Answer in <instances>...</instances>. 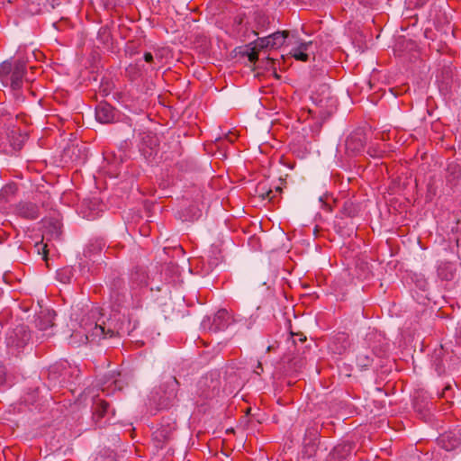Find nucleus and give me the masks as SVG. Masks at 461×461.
Instances as JSON below:
<instances>
[{
    "instance_id": "obj_17",
    "label": "nucleus",
    "mask_w": 461,
    "mask_h": 461,
    "mask_svg": "<svg viewBox=\"0 0 461 461\" xmlns=\"http://www.w3.org/2000/svg\"><path fill=\"white\" fill-rule=\"evenodd\" d=\"M16 213L23 218L35 219L38 217L39 209L31 202H21L16 205Z\"/></svg>"
},
{
    "instance_id": "obj_42",
    "label": "nucleus",
    "mask_w": 461,
    "mask_h": 461,
    "mask_svg": "<svg viewBox=\"0 0 461 461\" xmlns=\"http://www.w3.org/2000/svg\"><path fill=\"white\" fill-rule=\"evenodd\" d=\"M313 230H314V231H317V230H320V228H319V226H318V225H315V226L313 227Z\"/></svg>"
},
{
    "instance_id": "obj_25",
    "label": "nucleus",
    "mask_w": 461,
    "mask_h": 461,
    "mask_svg": "<svg viewBox=\"0 0 461 461\" xmlns=\"http://www.w3.org/2000/svg\"><path fill=\"white\" fill-rule=\"evenodd\" d=\"M350 451V445H339L334 447L331 456L333 459H338V461H344L348 453Z\"/></svg>"
},
{
    "instance_id": "obj_3",
    "label": "nucleus",
    "mask_w": 461,
    "mask_h": 461,
    "mask_svg": "<svg viewBox=\"0 0 461 461\" xmlns=\"http://www.w3.org/2000/svg\"><path fill=\"white\" fill-rule=\"evenodd\" d=\"M32 334L28 326L17 325L9 330L5 337L6 348L12 355L23 352L31 343Z\"/></svg>"
},
{
    "instance_id": "obj_16",
    "label": "nucleus",
    "mask_w": 461,
    "mask_h": 461,
    "mask_svg": "<svg viewBox=\"0 0 461 461\" xmlns=\"http://www.w3.org/2000/svg\"><path fill=\"white\" fill-rule=\"evenodd\" d=\"M294 43L297 44L296 47L293 48L290 51L291 55L297 60L307 61L309 58V51L312 49V41H297Z\"/></svg>"
},
{
    "instance_id": "obj_35",
    "label": "nucleus",
    "mask_w": 461,
    "mask_h": 461,
    "mask_svg": "<svg viewBox=\"0 0 461 461\" xmlns=\"http://www.w3.org/2000/svg\"><path fill=\"white\" fill-rule=\"evenodd\" d=\"M5 368L0 364V385L5 382Z\"/></svg>"
},
{
    "instance_id": "obj_4",
    "label": "nucleus",
    "mask_w": 461,
    "mask_h": 461,
    "mask_svg": "<svg viewBox=\"0 0 461 461\" xmlns=\"http://www.w3.org/2000/svg\"><path fill=\"white\" fill-rule=\"evenodd\" d=\"M108 287L110 301L114 306L124 307L131 303L134 294L127 289L121 276L113 275L108 282Z\"/></svg>"
},
{
    "instance_id": "obj_5",
    "label": "nucleus",
    "mask_w": 461,
    "mask_h": 461,
    "mask_svg": "<svg viewBox=\"0 0 461 461\" xmlns=\"http://www.w3.org/2000/svg\"><path fill=\"white\" fill-rule=\"evenodd\" d=\"M131 377L128 373H122L120 371H110L104 375L101 381V390L107 392V394L113 393L116 390H122L129 384Z\"/></svg>"
},
{
    "instance_id": "obj_29",
    "label": "nucleus",
    "mask_w": 461,
    "mask_h": 461,
    "mask_svg": "<svg viewBox=\"0 0 461 461\" xmlns=\"http://www.w3.org/2000/svg\"><path fill=\"white\" fill-rule=\"evenodd\" d=\"M200 216V212L196 208L191 207L186 210V213L183 215V221H193L198 219Z\"/></svg>"
},
{
    "instance_id": "obj_19",
    "label": "nucleus",
    "mask_w": 461,
    "mask_h": 461,
    "mask_svg": "<svg viewBox=\"0 0 461 461\" xmlns=\"http://www.w3.org/2000/svg\"><path fill=\"white\" fill-rule=\"evenodd\" d=\"M109 403L101 399L95 400L92 411H93V419L97 423L99 420L104 417L109 412Z\"/></svg>"
},
{
    "instance_id": "obj_27",
    "label": "nucleus",
    "mask_w": 461,
    "mask_h": 461,
    "mask_svg": "<svg viewBox=\"0 0 461 461\" xmlns=\"http://www.w3.org/2000/svg\"><path fill=\"white\" fill-rule=\"evenodd\" d=\"M17 191V186L15 184H7L5 185L0 191V199L2 201L7 202L8 198L14 195Z\"/></svg>"
},
{
    "instance_id": "obj_15",
    "label": "nucleus",
    "mask_w": 461,
    "mask_h": 461,
    "mask_svg": "<svg viewBox=\"0 0 461 461\" xmlns=\"http://www.w3.org/2000/svg\"><path fill=\"white\" fill-rule=\"evenodd\" d=\"M25 74V64L23 61H16L14 64V70L9 77L10 86L13 90H18L22 87L23 78Z\"/></svg>"
},
{
    "instance_id": "obj_33",
    "label": "nucleus",
    "mask_w": 461,
    "mask_h": 461,
    "mask_svg": "<svg viewBox=\"0 0 461 461\" xmlns=\"http://www.w3.org/2000/svg\"><path fill=\"white\" fill-rule=\"evenodd\" d=\"M258 51L259 50L256 49L254 44L253 47L249 48V52H248V58L251 63H255L258 59Z\"/></svg>"
},
{
    "instance_id": "obj_22",
    "label": "nucleus",
    "mask_w": 461,
    "mask_h": 461,
    "mask_svg": "<svg viewBox=\"0 0 461 461\" xmlns=\"http://www.w3.org/2000/svg\"><path fill=\"white\" fill-rule=\"evenodd\" d=\"M271 39V50L278 49L283 46L288 39V44H291L288 31L276 32L269 35Z\"/></svg>"
},
{
    "instance_id": "obj_11",
    "label": "nucleus",
    "mask_w": 461,
    "mask_h": 461,
    "mask_svg": "<svg viewBox=\"0 0 461 461\" xmlns=\"http://www.w3.org/2000/svg\"><path fill=\"white\" fill-rule=\"evenodd\" d=\"M311 99L312 103L321 108L332 107L335 104V100H333L330 95V86L326 84L321 85L319 89L312 93Z\"/></svg>"
},
{
    "instance_id": "obj_21",
    "label": "nucleus",
    "mask_w": 461,
    "mask_h": 461,
    "mask_svg": "<svg viewBox=\"0 0 461 461\" xmlns=\"http://www.w3.org/2000/svg\"><path fill=\"white\" fill-rule=\"evenodd\" d=\"M96 120L102 123H107L113 119V108L108 104H99L95 109Z\"/></svg>"
},
{
    "instance_id": "obj_2",
    "label": "nucleus",
    "mask_w": 461,
    "mask_h": 461,
    "mask_svg": "<svg viewBox=\"0 0 461 461\" xmlns=\"http://www.w3.org/2000/svg\"><path fill=\"white\" fill-rule=\"evenodd\" d=\"M179 383L174 376H170L158 388L149 394V402L155 404L157 409H167L176 399Z\"/></svg>"
},
{
    "instance_id": "obj_39",
    "label": "nucleus",
    "mask_w": 461,
    "mask_h": 461,
    "mask_svg": "<svg viewBox=\"0 0 461 461\" xmlns=\"http://www.w3.org/2000/svg\"><path fill=\"white\" fill-rule=\"evenodd\" d=\"M72 373H73V374H76V376H77V377H78V375H79L80 371H79L78 369H74V370L72 371Z\"/></svg>"
},
{
    "instance_id": "obj_1",
    "label": "nucleus",
    "mask_w": 461,
    "mask_h": 461,
    "mask_svg": "<svg viewBox=\"0 0 461 461\" xmlns=\"http://www.w3.org/2000/svg\"><path fill=\"white\" fill-rule=\"evenodd\" d=\"M79 325L84 333L86 342L113 338L117 333L110 328V325H107L103 309L99 306H92L81 319Z\"/></svg>"
},
{
    "instance_id": "obj_32",
    "label": "nucleus",
    "mask_w": 461,
    "mask_h": 461,
    "mask_svg": "<svg viewBox=\"0 0 461 461\" xmlns=\"http://www.w3.org/2000/svg\"><path fill=\"white\" fill-rule=\"evenodd\" d=\"M281 192H282V187H281V186H276V187H275V190H273V189H271V188H270V189H269V190H267L266 193H263V194H261V196H262L263 198H265V197H266V198H268L270 201H272V200L275 198L276 194V193H281Z\"/></svg>"
},
{
    "instance_id": "obj_23",
    "label": "nucleus",
    "mask_w": 461,
    "mask_h": 461,
    "mask_svg": "<svg viewBox=\"0 0 461 461\" xmlns=\"http://www.w3.org/2000/svg\"><path fill=\"white\" fill-rule=\"evenodd\" d=\"M444 356L445 349L442 346H440L438 348H435L432 354V362L438 375H441L445 372Z\"/></svg>"
},
{
    "instance_id": "obj_12",
    "label": "nucleus",
    "mask_w": 461,
    "mask_h": 461,
    "mask_svg": "<svg viewBox=\"0 0 461 461\" xmlns=\"http://www.w3.org/2000/svg\"><path fill=\"white\" fill-rule=\"evenodd\" d=\"M148 285V274L145 268L136 267L130 276L131 291L137 295L136 290Z\"/></svg>"
},
{
    "instance_id": "obj_18",
    "label": "nucleus",
    "mask_w": 461,
    "mask_h": 461,
    "mask_svg": "<svg viewBox=\"0 0 461 461\" xmlns=\"http://www.w3.org/2000/svg\"><path fill=\"white\" fill-rule=\"evenodd\" d=\"M373 360V353L370 350L366 348L357 350L356 355V364L360 370L370 367Z\"/></svg>"
},
{
    "instance_id": "obj_9",
    "label": "nucleus",
    "mask_w": 461,
    "mask_h": 461,
    "mask_svg": "<svg viewBox=\"0 0 461 461\" xmlns=\"http://www.w3.org/2000/svg\"><path fill=\"white\" fill-rule=\"evenodd\" d=\"M176 430V423L169 420H163L160 427L153 432V440L157 447H163V446L172 439Z\"/></svg>"
},
{
    "instance_id": "obj_41",
    "label": "nucleus",
    "mask_w": 461,
    "mask_h": 461,
    "mask_svg": "<svg viewBox=\"0 0 461 461\" xmlns=\"http://www.w3.org/2000/svg\"><path fill=\"white\" fill-rule=\"evenodd\" d=\"M96 461H113V458H108V459L100 458V459H96Z\"/></svg>"
},
{
    "instance_id": "obj_26",
    "label": "nucleus",
    "mask_w": 461,
    "mask_h": 461,
    "mask_svg": "<svg viewBox=\"0 0 461 461\" xmlns=\"http://www.w3.org/2000/svg\"><path fill=\"white\" fill-rule=\"evenodd\" d=\"M430 406H432V403H430ZM414 409L415 411L420 415V419L424 420L425 421L429 420L431 407L429 406V403L423 405L419 402H415Z\"/></svg>"
},
{
    "instance_id": "obj_30",
    "label": "nucleus",
    "mask_w": 461,
    "mask_h": 461,
    "mask_svg": "<svg viewBox=\"0 0 461 461\" xmlns=\"http://www.w3.org/2000/svg\"><path fill=\"white\" fill-rule=\"evenodd\" d=\"M63 227L62 222L58 218H50L47 221L46 228L48 230H59Z\"/></svg>"
},
{
    "instance_id": "obj_13",
    "label": "nucleus",
    "mask_w": 461,
    "mask_h": 461,
    "mask_svg": "<svg viewBox=\"0 0 461 461\" xmlns=\"http://www.w3.org/2000/svg\"><path fill=\"white\" fill-rule=\"evenodd\" d=\"M349 346L348 336L346 333H339L330 340L329 348L332 353L341 355L347 351Z\"/></svg>"
},
{
    "instance_id": "obj_36",
    "label": "nucleus",
    "mask_w": 461,
    "mask_h": 461,
    "mask_svg": "<svg viewBox=\"0 0 461 461\" xmlns=\"http://www.w3.org/2000/svg\"><path fill=\"white\" fill-rule=\"evenodd\" d=\"M229 142H234L235 140H236V135L232 132H228L227 134H225V137H224Z\"/></svg>"
},
{
    "instance_id": "obj_28",
    "label": "nucleus",
    "mask_w": 461,
    "mask_h": 461,
    "mask_svg": "<svg viewBox=\"0 0 461 461\" xmlns=\"http://www.w3.org/2000/svg\"><path fill=\"white\" fill-rule=\"evenodd\" d=\"M254 44L256 49L261 50H271V39L270 36L258 38L254 43H251L250 45Z\"/></svg>"
},
{
    "instance_id": "obj_8",
    "label": "nucleus",
    "mask_w": 461,
    "mask_h": 461,
    "mask_svg": "<svg viewBox=\"0 0 461 461\" xmlns=\"http://www.w3.org/2000/svg\"><path fill=\"white\" fill-rule=\"evenodd\" d=\"M198 386L204 398H212L216 396L219 393L221 387L220 374L217 371L206 374L199 380Z\"/></svg>"
},
{
    "instance_id": "obj_38",
    "label": "nucleus",
    "mask_w": 461,
    "mask_h": 461,
    "mask_svg": "<svg viewBox=\"0 0 461 461\" xmlns=\"http://www.w3.org/2000/svg\"><path fill=\"white\" fill-rule=\"evenodd\" d=\"M258 370H263L262 365L260 362L258 363L257 369L255 370V373L259 374Z\"/></svg>"
},
{
    "instance_id": "obj_34",
    "label": "nucleus",
    "mask_w": 461,
    "mask_h": 461,
    "mask_svg": "<svg viewBox=\"0 0 461 461\" xmlns=\"http://www.w3.org/2000/svg\"><path fill=\"white\" fill-rule=\"evenodd\" d=\"M291 337L293 338V341L295 344L296 341L304 342L306 340V337L303 333H294L291 332Z\"/></svg>"
},
{
    "instance_id": "obj_6",
    "label": "nucleus",
    "mask_w": 461,
    "mask_h": 461,
    "mask_svg": "<svg viewBox=\"0 0 461 461\" xmlns=\"http://www.w3.org/2000/svg\"><path fill=\"white\" fill-rule=\"evenodd\" d=\"M234 321L229 312L225 309H221L213 314L208 316L202 321V327L212 332H220L225 330L230 323Z\"/></svg>"
},
{
    "instance_id": "obj_46",
    "label": "nucleus",
    "mask_w": 461,
    "mask_h": 461,
    "mask_svg": "<svg viewBox=\"0 0 461 461\" xmlns=\"http://www.w3.org/2000/svg\"><path fill=\"white\" fill-rule=\"evenodd\" d=\"M2 242H3V240H0V243H2Z\"/></svg>"
},
{
    "instance_id": "obj_24",
    "label": "nucleus",
    "mask_w": 461,
    "mask_h": 461,
    "mask_svg": "<svg viewBox=\"0 0 461 461\" xmlns=\"http://www.w3.org/2000/svg\"><path fill=\"white\" fill-rule=\"evenodd\" d=\"M14 70V66L8 61H5L0 65V79L4 86H7L9 77Z\"/></svg>"
},
{
    "instance_id": "obj_31",
    "label": "nucleus",
    "mask_w": 461,
    "mask_h": 461,
    "mask_svg": "<svg viewBox=\"0 0 461 461\" xmlns=\"http://www.w3.org/2000/svg\"><path fill=\"white\" fill-rule=\"evenodd\" d=\"M35 249L37 250V253L38 254H41L42 255V259L43 260H47V256H48V244L47 243H43L42 240L41 242H36L35 244Z\"/></svg>"
},
{
    "instance_id": "obj_20",
    "label": "nucleus",
    "mask_w": 461,
    "mask_h": 461,
    "mask_svg": "<svg viewBox=\"0 0 461 461\" xmlns=\"http://www.w3.org/2000/svg\"><path fill=\"white\" fill-rule=\"evenodd\" d=\"M346 149L348 151L358 152L364 147V140L360 132H356L346 140Z\"/></svg>"
},
{
    "instance_id": "obj_10",
    "label": "nucleus",
    "mask_w": 461,
    "mask_h": 461,
    "mask_svg": "<svg viewBox=\"0 0 461 461\" xmlns=\"http://www.w3.org/2000/svg\"><path fill=\"white\" fill-rule=\"evenodd\" d=\"M438 444L447 451L456 449L461 445V430L454 429L443 433L438 438Z\"/></svg>"
},
{
    "instance_id": "obj_45",
    "label": "nucleus",
    "mask_w": 461,
    "mask_h": 461,
    "mask_svg": "<svg viewBox=\"0 0 461 461\" xmlns=\"http://www.w3.org/2000/svg\"><path fill=\"white\" fill-rule=\"evenodd\" d=\"M263 226L261 225V222H259V229H262Z\"/></svg>"
},
{
    "instance_id": "obj_44",
    "label": "nucleus",
    "mask_w": 461,
    "mask_h": 461,
    "mask_svg": "<svg viewBox=\"0 0 461 461\" xmlns=\"http://www.w3.org/2000/svg\"><path fill=\"white\" fill-rule=\"evenodd\" d=\"M313 233H314L315 237H318L317 234H319L320 232L314 231Z\"/></svg>"
},
{
    "instance_id": "obj_14",
    "label": "nucleus",
    "mask_w": 461,
    "mask_h": 461,
    "mask_svg": "<svg viewBox=\"0 0 461 461\" xmlns=\"http://www.w3.org/2000/svg\"><path fill=\"white\" fill-rule=\"evenodd\" d=\"M456 265L447 259L439 260L437 267L438 276L441 280H452L455 277Z\"/></svg>"
},
{
    "instance_id": "obj_37",
    "label": "nucleus",
    "mask_w": 461,
    "mask_h": 461,
    "mask_svg": "<svg viewBox=\"0 0 461 461\" xmlns=\"http://www.w3.org/2000/svg\"><path fill=\"white\" fill-rule=\"evenodd\" d=\"M144 59L146 62L150 63L153 61V56L150 52H146L144 54Z\"/></svg>"
},
{
    "instance_id": "obj_43",
    "label": "nucleus",
    "mask_w": 461,
    "mask_h": 461,
    "mask_svg": "<svg viewBox=\"0 0 461 461\" xmlns=\"http://www.w3.org/2000/svg\"><path fill=\"white\" fill-rule=\"evenodd\" d=\"M271 348H272V347H271V346H268V347H267V351H270V350H271Z\"/></svg>"
},
{
    "instance_id": "obj_40",
    "label": "nucleus",
    "mask_w": 461,
    "mask_h": 461,
    "mask_svg": "<svg viewBox=\"0 0 461 461\" xmlns=\"http://www.w3.org/2000/svg\"><path fill=\"white\" fill-rule=\"evenodd\" d=\"M253 323H254V321H252V320H251V321H249V324H248L247 328H248V329H250V328L252 327Z\"/></svg>"
},
{
    "instance_id": "obj_7",
    "label": "nucleus",
    "mask_w": 461,
    "mask_h": 461,
    "mask_svg": "<svg viewBox=\"0 0 461 461\" xmlns=\"http://www.w3.org/2000/svg\"><path fill=\"white\" fill-rule=\"evenodd\" d=\"M56 313L53 310L44 309L41 310L35 320V325L40 331L43 333L39 337H36V341L41 342L44 339L50 337L52 332V328L54 326V318Z\"/></svg>"
}]
</instances>
